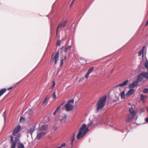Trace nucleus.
<instances>
[{"label":"nucleus","mask_w":148,"mask_h":148,"mask_svg":"<svg viewBox=\"0 0 148 148\" xmlns=\"http://www.w3.org/2000/svg\"><path fill=\"white\" fill-rule=\"evenodd\" d=\"M107 96L105 95L99 99L96 103V112L102 110L105 106Z\"/></svg>","instance_id":"nucleus-1"},{"label":"nucleus","mask_w":148,"mask_h":148,"mask_svg":"<svg viewBox=\"0 0 148 148\" xmlns=\"http://www.w3.org/2000/svg\"><path fill=\"white\" fill-rule=\"evenodd\" d=\"M86 124H83L79 130V132L77 134L76 138L77 139H79L80 138H82L89 131V129L88 128H86Z\"/></svg>","instance_id":"nucleus-2"},{"label":"nucleus","mask_w":148,"mask_h":148,"mask_svg":"<svg viewBox=\"0 0 148 148\" xmlns=\"http://www.w3.org/2000/svg\"><path fill=\"white\" fill-rule=\"evenodd\" d=\"M21 136L20 134H17L15 138V140H14V137L11 136H10V143L11 145V148H15L16 143L19 142V138Z\"/></svg>","instance_id":"nucleus-3"},{"label":"nucleus","mask_w":148,"mask_h":148,"mask_svg":"<svg viewBox=\"0 0 148 148\" xmlns=\"http://www.w3.org/2000/svg\"><path fill=\"white\" fill-rule=\"evenodd\" d=\"M129 111L130 114L132 115L133 116H135L137 112V110L135 109L134 106H132L130 108Z\"/></svg>","instance_id":"nucleus-4"},{"label":"nucleus","mask_w":148,"mask_h":148,"mask_svg":"<svg viewBox=\"0 0 148 148\" xmlns=\"http://www.w3.org/2000/svg\"><path fill=\"white\" fill-rule=\"evenodd\" d=\"M21 128V127L20 125L16 127L13 130L12 135L14 136H16L17 133L20 130Z\"/></svg>","instance_id":"nucleus-5"},{"label":"nucleus","mask_w":148,"mask_h":148,"mask_svg":"<svg viewBox=\"0 0 148 148\" xmlns=\"http://www.w3.org/2000/svg\"><path fill=\"white\" fill-rule=\"evenodd\" d=\"M64 108L67 111H69L73 109L74 106L70 103H67L65 105Z\"/></svg>","instance_id":"nucleus-6"},{"label":"nucleus","mask_w":148,"mask_h":148,"mask_svg":"<svg viewBox=\"0 0 148 148\" xmlns=\"http://www.w3.org/2000/svg\"><path fill=\"white\" fill-rule=\"evenodd\" d=\"M135 117V116H133V115L131 114H128L127 115L126 117V122L127 123L130 122Z\"/></svg>","instance_id":"nucleus-7"},{"label":"nucleus","mask_w":148,"mask_h":148,"mask_svg":"<svg viewBox=\"0 0 148 148\" xmlns=\"http://www.w3.org/2000/svg\"><path fill=\"white\" fill-rule=\"evenodd\" d=\"M59 54L60 53L59 52H57L52 60L54 62L55 64H56L57 61L58 60Z\"/></svg>","instance_id":"nucleus-8"},{"label":"nucleus","mask_w":148,"mask_h":148,"mask_svg":"<svg viewBox=\"0 0 148 148\" xmlns=\"http://www.w3.org/2000/svg\"><path fill=\"white\" fill-rule=\"evenodd\" d=\"M66 22V20L61 22L58 26L57 28L58 29H61L65 27Z\"/></svg>","instance_id":"nucleus-9"},{"label":"nucleus","mask_w":148,"mask_h":148,"mask_svg":"<svg viewBox=\"0 0 148 148\" xmlns=\"http://www.w3.org/2000/svg\"><path fill=\"white\" fill-rule=\"evenodd\" d=\"M47 133L45 132H41L38 133L37 134L36 138L38 140L40 139L42 137L45 135Z\"/></svg>","instance_id":"nucleus-10"},{"label":"nucleus","mask_w":148,"mask_h":148,"mask_svg":"<svg viewBox=\"0 0 148 148\" xmlns=\"http://www.w3.org/2000/svg\"><path fill=\"white\" fill-rule=\"evenodd\" d=\"M128 80H126L123 83L120 84H119V85L116 86L115 87H114V88H117L119 87H121L123 86H125L126 85L128 82Z\"/></svg>","instance_id":"nucleus-11"},{"label":"nucleus","mask_w":148,"mask_h":148,"mask_svg":"<svg viewBox=\"0 0 148 148\" xmlns=\"http://www.w3.org/2000/svg\"><path fill=\"white\" fill-rule=\"evenodd\" d=\"M138 82H139L137 80L134 81L132 84L129 86L130 88H133L137 86L138 84Z\"/></svg>","instance_id":"nucleus-12"},{"label":"nucleus","mask_w":148,"mask_h":148,"mask_svg":"<svg viewBox=\"0 0 148 148\" xmlns=\"http://www.w3.org/2000/svg\"><path fill=\"white\" fill-rule=\"evenodd\" d=\"M135 92V90L133 89H131L130 90L128 91L127 92L126 94V96H127L130 95Z\"/></svg>","instance_id":"nucleus-13"},{"label":"nucleus","mask_w":148,"mask_h":148,"mask_svg":"<svg viewBox=\"0 0 148 148\" xmlns=\"http://www.w3.org/2000/svg\"><path fill=\"white\" fill-rule=\"evenodd\" d=\"M144 77L143 76V75H142V73L140 74L138 76V78L137 79V80L138 82H140L143 79Z\"/></svg>","instance_id":"nucleus-14"},{"label":"nucleus","mask_w":148,"mask_h":148,"mask_svg":"<svg viewBox=\"0 0 148 148\" xmlns=\"http://www.w3.org/2000/svg\"><path fill=\"white\" fill-rule=\"evenodd\" d=\"M48 128L47 125H43L39 129V130L40 131H43L46 130Z\"/></svg>","instance_id":"nucleus-15"},{"label":"nucleus","mask_w":148,"mask_h":148,"mask_svg":"<svg viewBox=\"0 0 148 148\" xmlns=\"http://www.w3.org/2000/svg\"><path fill=\"white\" fill-rule=\"evenodd\" d=\"M35 129L34 127H33L27 131V133H29L32 135L33 132L35 131Z\"/></svg>","instance_id":"nucleus-16"},{"label":"nucleus","mask_w":148,"mask_h":148,"mask_svg":"<svg viewBox=\"0 0 148 148\" xmlns=\"http://www.w3.org/2000/svg\"><path fill=\"white\" fill-rule=\"evenodd\" d=\"M71 47V46H68L65 47H64V52H66L67 51H70Z\"/></svg>","instance_id":"nucleus-17"},{"label":"nucleus","mask_w":148,"mask_h":148,"mask_svg":"<svg viewBox=\"0 0 148 148\" xmlns=\"http://www.w3.org/2000/svg\"><path fill=\"white\" fill-rule=\"evenodd\" d=\"M142 75L144 78H146L147 79H148V72H144L142 73Z\"/></svg>","instance_id":"nucleus-18"},{"label":"nucleus","mask_w":148,"mask_h":148,"mask_svg":"<svg viewBox=\"0 0 148 148\" xmlns=\"http://www.w3.org/2000/svg\"><path fill=\"white\" fill-rule=\"evenodd\" d=\"M147 98V96L146 95H144L143 94L141 95L140 100L143 101V102H144V100Z\"/></svg>","instance_id":"nucleus-19"},{"label":"nucleus","mask_w":148,"mask_h":148,"mask_svg":"<svg viewBox=\"0 0 148 148\" xmlns=\"http://www.w3.org/2000/svg\"><path fill=\"white\" fill-rule=\"evenodd\" d=\"M66 116H64L63 118L60 119V121L62 123H64L66 121Z\"/></svg>","instance_id":"nucleus-20"},{"label":"nucleus","mask_w":148,"mask_h":148,"mask_svg":"<svg viewBox=\"0 0 148 148\" xmlns=\"http://www.w3.org/2000/svg\"><path fill=\"white\" fill-rule=\"evenodd\" d=\"M121 99H124L125 97V91L124 90L123 91L121 92L120 94Z\"/></svg>","instance_id":"nucleus-21"},{"label":"nucleus","mask_w":148,"mask_h":148,"mask_svg":"<svg viewBox=\"0 0 148 148\" xmlns=\"http://www.w3.org/2000/svg\"><path fill=\"white\" fill-rule=\"evenodd\" d=\"M93 124V122L92 121H91L87 125V127H86V128H88H88L90 127H91L92 126Z\"/></svg>","instance_id":"nucleus-22"},{"label":"nucleus","mask_w":148,"mask_h":148,"mask_svg":"<svg viewBox=\"0 0 148 148\" xmlns=\"http://www.w3.org/2000/svg\"><path fill=\"white\" fill-rule=\"evenodd\" d=\"M6 90V89L5 88H3L1 90V96L4 93Z\"/></svg>","instance_id":"nucleus-23"},{"label":"nucleus","mask_w":148,"mask_h":148,"mask_svg":"<svg viewBox=\"0 0 148 148\" xmlns=\"http://www.w3.org/2000/svg\"><path fill=\"white\" fill-rule=\"evenodd\" d=\"M48 99V97H46L44 100L42 102V104H45L47 103Z\"/></svg>","instance_id":"nucleus-24"},{"label":"nucleus","mask_w":148,"mask_h":148,"mask_svg":"<svg viewBox=\"0 0 148 148\" xmlns=\"http://www.w3.org/2000/svg\"><path fill=\"white\" fill-rule=\"evenodd\" d=\"M93 69L94 67H91L88 70V71L87 72L89 74H90V73L93 70Z\"/></svg>","instance_id":"nucleus-25"},{"label":"nucleus","mask_w":148,"mask_h":148,"mask_svg":"<svg viewBox=\"0 0 148 148\" xmlns=\"http://www.w3.org/2000/svg\"><path fill=\"white\" fill-rule=\"evenodd\" d=\"M17 148H24V146L23 144L20 143L18 145Z\"/></svg>","instance_id":"nucleus-26"},{"label":"nucleus","mask_w":148,"mask_h":148,"mask_svg":"<svg viewBox=\"0 0 148 148\" xmlns=\"http://www.w3.org/2000/svg\"><path fill=\"white\" fill-rule=\"evenodd\" d=\"M143 52H144V51H143V50H141L138 53V56H141V55L143 53Z\"/></svg>","instance_id":"nucleus-27"},{"label":"nucleus","mask_w":148,"mask_h":148,"mask_svg":"<svg viewBox=\"0 0 148 148\" xmlns=\"http://www.w3.org/2000/svg\"><path fill=\"white\" fill-rule=\"evenodd\" d=\"M75 134L74 133L73 134L71 138V141H74L75 139Z\"/></svg>","instance_id":"nucleus-28"},{"label":"nucleus","mask_w":148,"mask_h":148,"mask_svg":"<svg viewBox=\"0 0 148 148\" xmlns=\"http://www.w3.org/2000/svg\"><path fill=\"white\" fill-rule=\"evenodd\" d=\"M56 93L55 92H54L52 94V98L55 99L56 97Z\"/></svg>","instance_id":"nucleus-29"},{"label":"nucleus","mask_w":148,"mask_h":148,"mask_svg":"<svg viewBox=\"0 0 148 148\" xmlns=\"http://www.w3.org/2000/svg\"><path fill=\"white\" fill-rule=\"evenodd\" d=\"M60 42H61L60 40H58V41H57V42L56 43V46H58L60 45Z\"/></svg>","instance_id":"nucleus-30"},{"label":"nucleus","mask_w":148,"mask_h":148,"mask_svg":"<svg viewBox=\"0 0 148 148\" xmlns=\"http://www.w3.org/2000/svg\"><path fill=\"white\" fill-rule=\"evenodd\" d=\"M143 92L145 93H146L148 92V89L147 88H145L143 90Z\"/></svg>","instance_id":"nucleus-31"},{"label":"nucleus","mask_w":148,"mask_h":148,"mask_svg":"<svg viewBox=\"0 0 148 148\" xmlns=\"http://www.w3.org/2000/svg\"><path fill=\"white\" fill-rule=\"evenodd\" d=\"M84 77H82L80 78L78 81V82H80L84 80Z\"/></svg>","instance_id":"nucleus-32"},{"label":"nucleus","mask_w":148,"mask_h":148,"mask_svg":"<svg viewBox=\"0 0 148 148\" xmlns=\"http://www.w3.org/2000/svg\"><path fill=\"white\" fill-rule=\"evenodd\" d=\"M6 112L5 111L3 114V118H4V121L5 120V115H6Z\"/></svg>","instance_id":"nucleus-33"},{"label":"nucleus","mask_w":148,"mask_h":148,"mask_svg":"<svg viewBox=\"0 0 148 148\" xmlns=\"http://www.w3.org/2000/svg\"><path fill=\"white\" fill-rule=\"evenodd\" d=\"M89 74L87 72L86 74L85 75V78H86V79H87L89 76Z\"/></svg>","instance_id":"nucleus-34"},{"label":"nucleus","mask_w":148,"mask_h":148,"mask_svg":"<svg viewBox=\"0 0 148 148\" xmlns=\"http://www.w3.org/2000/svg\"><path fill=\"white\" fill-rule=\"evenodd\" d=\"M74 102V100L73 99H72L69 101L67 103H73Z\"/></svg>","instance_id":"nucleus-35"},{"label":"nucleus","mask_w":148,"mask_h":148,"mask_svg":"<svg viewBox=\"0 0 148 148\" xmlns=\"http://www.w3.org/2000/svg\"><path fill=\"white\" fill-rule=\"evenodd\" d=\"M55 85H56L55 83V81H54L53 82V84H52V86H51V88L52 89L54 87V86H55Z\"/></svg>","instance_id":"nucleus-36"},{"label":"nucleus","mask_w":148,"mask_h":148,"mask_svg":"<svg viewBox=\"0 0 148 148\" xmlns=\"http://www.w3.org/2000/svg\"><path fill=\"white\" fill-rule=\"evenodd\" d=\"M66 146V144L65 143H63V144H62L60 146V148H61L62 147H65Z\"/></svg>","instance_id":"nucleus-37"},{"label":"nucleus","mask_w":148,"mask_h":148,"mask_svg":"<svg viewBox=\"0 0 148 148\" xmlns=\"http://www.w3.org/2000/svg\"><path fill=\"white\" fill-rule=\"evenodd\" d=\"M60 107H61L60 106H59L55 110L56 112H57L60 109Z\"/></svg>","instance_id":"nucleus-38"},{"label":"nucleus","mask_w":148,"mask_h":148,"mask_svg":"<svg viewBox=\"0 0 148 148\" xmlns=\"http://www.w3.org/2000/svg\"><path fill=\"white\" fill-rule=\"evenodd\" d=\"M24 120V119L23 117L22 116L21 117L20 119V122H21L22 121H23Z\"/></svg>","instance_id":"nucleus-39"},{"label":"nucleus","mask_w":148,"mask_h":148,"mask_svg":"<svg viewBox=\"0 0 148 148\" xmlns=\"http://www.w3.org/2000/svg\"><path fill=\"white\" fill-rule=\"evenodd\" d=\"M145 111V110L144 108H141L140 110V112H143Z\"/></svg>","instance_id":"nucleus-40"},{"label":"nucleus","mask_w":148,"mask_h":148,"mask_svg":"<svg viewBox=\"0 0 148 148\" xmlns=\"http://www.w3.org/2000/svg\"><path fill=\"white\" fill-rule=\"evenodd\" d=\"M64 60V59H62L61 62V65L62 66V65L63 64V61Z\"/></svg>","instance_id":"nucleus-41"},{"label":"nucleus","mask_w":148,"mask_h":148,"mask_svg":"<svg viewBox=\"0 0 148 148\" xmlns=\"http://www.w3.org/2000/svg\"><path fill=\"white\" fill-rule=\"evenodd\" d=\"M73 141H71V147H72L73 146Z\"/></svg>","instance_id":"nucleus-42"},{"label":"nucleus","mask_w":148,"mask_h":148,"mask_svg":"<svg viewBox=\"0 0 148 148\" xmlns=\"http://www.w3.org/2000/svg\"><path fill=\"white\" fill-rule=\"evenodd\" d=\"M13 87H11L9 88H8V90H11V89H12V88Z\"/></svg>","instance_id":"nucleus-43"},{"label":"nucleus","mask_w":148,"mask_h":148,"mask_svg":"<svg viewBox=\"0 0 148 148\" xmlns=\"http://www.w3.org/2000/svg\"><path fill=\"white\" fill-rule=\"evenodd\" d=\"M145 120L146 122L148 123V117L146 118Z\"/></svg>","instance_id":"nucleus-44"},{"label":"nucleus","mask_w":148,"mask_h":148,"mask_svg":"<svg viewBox=\"0 0 148 148\" xmlns=\"http://www.w3.org/2000/svg\"><path fill=\"white\" fill-rule=\"evenodd\" d=\"M59 29H58V28L57 29L56 32V35H57L58 34V30Z\"/></svg>","instance_id":"nucleus-45"},{"label":"nucleus","mask_w":148,"mask_h":148,"mask_svg":"<svg viewBox=\"0 0 148 148\" xmlns=\"http://www.w3.org/2000/svg\"><path fill=\"white\" fill-rule=\"evenodd\" d=\"M57 112H56V111L55 110V111H54V112L53 113V114L54 115H55L56 114Z\"/></svg>","instance_id":"nucleus-46"},{"label":"nucleus","mask_w":148,"mask_h":148,"mask_svg":"<svg viewBox=\"0 0 148 148\" xmlns=\"http://www.w3.org/2000/svg\"><path fill=\"white\" fill-rule=\"evenodd\" d=\"M147 25H148V20L147 21L146 24L145 25V26H147Z\"/></svg>","instance_id":"nucleus-47"},{"label":"nucleus","mask_w":148,"mask_h":148,"mask_svg":"<svg viewBox=\"0 0 148 148\" xmlns=\"http://www.w3.org/2000/svg\"><path fill=\"white\" fill-rule=\"evenodd\" d=\"M75 0H73L72 1V2L71 3V5H72V4H73V2H74Z\"/></svg>","instance_id":"nucleus-48"},{"label":"nucleus","mask_w":148,"mask_h":148,"mask_svg":"<svg viewBox=\"0 0 148 148\" xmlns=\"http://www.w3.org/2000/svg\"><path fill=\"white\" fill-rule=\"evenodd\" d=\"M64 59V60H66V56H65L64 57V59Z\"/></svg>","instance_id":"nucleus-49"},{"label":"nucleus","mask_w":148,"mask_h":148,"mask_svg":"<svg viewBox=\"0 0 148 148\" xmlns=\"http://www.w3.org/2000/svg\"><path fill=\"white\" fill-rule=\"evenodd\" d=\"M145 47V46H144L143 47V48H142V50H143V51H144V48Z\"/></svg>","instance_id":"nucleus-50"},{"label":"nucleus","mask_w":148,"mask_h":148,"mask_svg":"<svg viewBox=\"0 0 148 148\" xmlns=\"http://www.w3.org/2000/svg\"><path fill=\"white\" fill-rule=\"evenodd\" d=\"M63 104V103H62V104H61V106H62V105Z\"/></svg>","instance_id":"nucleus-51"},{"label":"nucleus","mask_w":148,"mask_h":148,"mask_svg":"<svg viewBox=\"0 0 148 148\" xmlns=\"http://www.w3.org/2000/svg\"><path fill=\"white\" fill-rule=\"evenodd\" d=\"M56 148H60V147H58Z\"/></svg>","instance_id":"nucleus-52"},{"label":"nucleus","mask_w":148,"mask_h":148,"mask_svg":"<svg viewBox=\"0 0 148 148\" xmlns=\"http://www.w3.org/2000/svg\"><path fill=\"white\" fill-rule=\"evenodd\" d=\"M72 5H71V4L70 6V7H71L72 6Z\"/></svg>","instance_id":"nucleus-53"},{"label":"nucleus","mask_w":148,"mask_h":148,"mask_svg":"<svg viewBox=\"0 0 148 148\" xmlns=\"http://www.w3.org/2000/svg\"><path fill=\"white\" fill-rule=\"evenodd\" d=\"M129 105H131V103H129Z\"/></svg>","instance_id":"nucleus-54"},{"label":"nucleus","mask_w":148,"mask_h":148,"mask_svg":"<svg viewBox=\"0 0 148 148\" xmlns=\"http://www.w3.org/2000/svg\"><path fill=\"white\" fill-rule=\"evenodd\" d=\"M53 53L52 55V57L53 56Z\"/></svg>","instance_id":"nucleus-55"}]
</instances>
